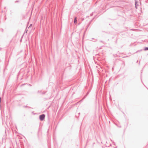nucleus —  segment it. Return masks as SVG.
I'll return each mask as SVG.
<instances>
[{"mask_svg": "<svg viewBox=\"0 0 148 148\" xmlns=\"http://www.w3.org/2000/svg\"><path fill=\"white\" fill-rule=\"evenodd\" d=\"M145 50H148V47H146L145 49Z\"/></svg>", "mask_w": 148, "mask_h": 148, "instance_id": "7ed1b4c3", "label": "nucleus"}, {"mask_svg": "<svg viewBox=\"0 0 148 148\" xmlns=\"http://www.w3.org/2000/svg\"><path fill=\"white\" fill-rule=\"evenodd\" d=\"M45 116L44 114H42L40 116V119L41 121H42L44 119Z\"/></svg>", "mask_w": 148, "mask_h": 148, "instance_id": "f257e3e1", "label": "nucleus"}, {"mask_svg": "<svg viewBox=\"0 0 148 148\" xmlns=\"http://www.w3.org/2000/svg\"><path fill=\"white\" fill-rule=\"evenodd\" d=\"M136 3H135V5H136Z\"/></svg>", "mask_w": 148, "mask_h": 148, "instance_id": "20e7f679", "label": "nucleus"}, {"mask_svg": "<svg viewBox=\"0 0 148 148\" xmlns=\"http://www.w3.org/2000/svg\"><path fill=\"white\" fill-rule=\"evenodd\" d=\"M74 23L75 24H76L77 23V20L76 17L74 19Z\"/></svg>", "mask_w": 148, "mask_h": 148, "instance_id": "f03ea898", "label": "nucleus"}]
</instances>
